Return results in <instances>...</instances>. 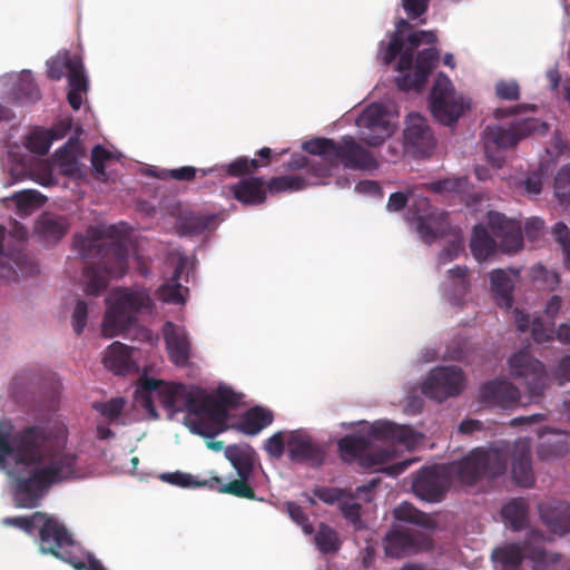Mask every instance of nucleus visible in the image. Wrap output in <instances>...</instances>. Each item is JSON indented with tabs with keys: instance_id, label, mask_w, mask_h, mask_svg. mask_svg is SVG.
I'll return each mask as SVG.
<instances>
[{
	"instance_id": "nucleus-21",
	"label": "nucleus",
	"mask_w": 570,
	"mask_h": 570,
	"mask_svg": "<svg viewBox=\"0 0 570 570\" xmlns=\"http://www.w3.org/2000/svg\"><path fill=\"white\" fill-rule=\"evenodd\" d=\"M439 59L440 53L434 47L420 51L415 59L413 73H404L395 78L397 88L402 91L421 90Z\"/></svg>"
},
{
	"instance_id": "nucleus-51",
	"label": "nucleus",
	"mask_w": 570,
	"mask_h": 570,
	"mask_svg": "<svg viewBox=\"0 0 570 570\" xmlns=\"http://www.w3.org/2000/svg\"><path fill=\"white\" fill-rule=\"evenodd\" d=\"M125 400L122 397H115L107 402H96L92 407L109 422L116 421L124 411Z\"/></svg>"
},
{
	"instance_id": "nucleus-33",
	"label": "nucleus",
	"mask_w": 570,
	"mask_h": 570,
	"mask_svg": "<svg viewBox=\"0 0 570 570\" xmlns=\"http://www.w3.org/2000/svg\"><path fill=\"white\" fill-rule=\"evenodd\" d=\"M225 458L236 470L237 475H252L256 452L249 444H232L225 448Z\"/></svg>"
},
{
	"instance_id": "nucleus-29",
	"label": "nucleus",
	"mask_w": 570,
	"mask_h": 570,
	"mask_svg": "<svg viewBox=\"0 0 570 570\" xmlns=\"http://www.w3.org/2000/svg\"><path fill=\"white\" fill-rule=\"evenodd\" d=\"M511 454L513 481L522 488H531L534 484V474L530 446L525 442H518L514 444Z\"/></svg>"
},
{
	"instance_id": "nucleus-22",
	"label": "nucleus",
	"mask_w": 570,
	"mask_h": 570,
	"mask_svg": "<svg viewBox=\"0 0 570 570\" xmlns=\"http://www.w3.org/2000/svg\"><path fill=\"white\" fill-rule=\"evenodd\" d=\"M77 454L66 450H51L46 436L45 460L47 465L42 466L51 483L68 480L77 474Z\"/></svg>"
},
{
	"instance_id": "nucleus-47",
	"label": "nucleus",
	"mask_w": 570,
	"mask_h": 570,
	"mask_svg": "<svg viewBox=\"0 0 570 570\" xmlns=\"http://www.w3.org/2000/svg\"><path fill=\"white\" fill-rule=\"evenodd\" d=\"M314 541L323 553H333L340 549V541L336 531L325 523H321Z\"/></svg>"
},
{
	"instance_id": "nucleus-43",
	"label": "nucleus",
	"mask_w": 570,
	"mask_h": 570,
	"mask_svg": "<svg viewBox=\"0 0 570 570\" xmlns=\"http://www.w3.org/2000/svg\"><path fill=\"white\" fill-rule=\"evenodd\" d=\"M161 479L167 481L173 485H177L180 488H213L220 482L219 476H212L209 479L199 480L196 476L184 473V472H174V473H165L161 475Z\"/></svg>"
},
{
	"instance_id": "nucleus-13",
	"label": "nucleus",
	"mask_w": 570,
	"mask_h": 570,
	"mask_svg": "<svg viewBox=\"0 0 570 570\" xmlns=\"http://www.w3.org/2000/svg\"><path fill=\"white\" fill-rule=\"evenodd\" d=\"M37 267L24 252V236L6 240V229L0 228V279H16L18 273L33 274Z\"/></svg>"
},
{
	"instance_id": "nucleus-53",
	"label": "nucleus",
	"mask_w": 570,
	"mask_h": 570,
	"mask_svg": "<svg viewBox=\"0 0 570 570\" xmlns=\"http://www.w3.org/2000/svg\"><path fill=\"white\" fill-rule=\"evenodd\" d=\"M41 519H45L43 512H35L31 517H14L3 519V524L13 525L32 534L36 528H39Z\"/></svg>"
},
{
	"instance_id": "nucleus-42",
	"label": "nucleus",
	"mask_w": 570,
	"mask_h": 570,
	"mask_svg": "<svg viewBox=\"0 0 570 570\" xmlns=\"http://www.w3.org/2000/svg\"><path fill=\"white\" fill-rule=\"evenodd\" d=\"M250 476L252 475H238V479L228 483H224L223 479L220 478V482L217 485L209 488V490H215L219 493L232 494L237 498L257 500L254 489L248 484Z\"/></svg>"
},
{
	"instance_id": "nucleus-61",
	"label": "nucleus",
	"mask_w": 570,
	"mask_h": 570,
	"mask_svg": "<svg viewBox=\"0 0 570 570\" xmlns=\"http://www.w3.org/2000/svg\"><path fill=\"white\" fill-rule=\"evenodd\" d=\"M264 450L273 459H281L285 451L284 433L278 431L264 443Z\"/></svg>"
},
{
	"instance_id": "nucleus-1",
	"label": "nucleus",
	"mask_w": 570,
	"mask_h": 570,
	"mask_svg": "<svg viewBox=\"0 0 570 570\" xmlns=\"http://www.w3.org/2000/svg\"><path fill=\"white\" fill-rule=\"evenodd\" d=\"M12 430L11 424H0V468L16 481V505L31 509L52 484L42 468L37 466L45 460L46 431L28 426L13 434Z\"/></svg>"
},
{
	"instance_id": "nucleus-12",
	"label": "nucleus",
	"mask_w": 570,
	"mask_h": 570,
	"mask_svg": "<svg viewBox=\"0 0 570 570\" xmlns=\"http://www.w3.org/2000/svg\"><path fill=\"white\" fill-rule=\"evenodd\" d=\"M509 366L511 375L524 385L532 401L543 395L550 379L541 361L529 351L520 350L509 358Z\"/></svg>"
},
{
	"instance_id": "nucleus-18",
	"label": "nucleus",
	"mask_w": 570,
	"mask_h": 570,
	"mask_svg": "<svg viewBox=\"0 0 570 570\" xmlns=\"http://www.w3.org/2000/svg\"><path fill=\"white\" fill-rule=\"evenodd\" d=\"M222 220L216 213L181 208L176 215L175 229L180 237L207 236L216 230Z\"/></svg>"
},
{
	"instance_id": "nucleus-40",
	"label": "nucleus",
	"mask_w": 570,
	"mask_h": 570,
	"mask_svg": "<svg viewBox=\"0 0 570 570\" xmlns=\"http://www.w3.org/2000/svg\"><path fill=\"white\" fill-rule=\"evenodd\" d=\"M12 94L14 100L21 105L39 100L40 91L30 71H22L20 73Z\"/></svg>"
},
{
	"instance_id": "nucleus-4",
	"label": "nucleus",
	"mask_w": 570,
	"mask_h": 570,
	"mask_svg": "<svg viewBox=\"0 0 570 570\" xmlns=\"http://www.w3.org/2000/svg\"><path fill=\"white\" fill-rule=\"evenodd\" d=\"M106 302L108 307L102 322V334L109 338L127 331L137 321V314L153 308L150 293L144 287L119 288Z\"/></svg>"
},
{
	"instance_id": "nucleus-27",
	"label": "nucleus",
	"mask_w": 570,
	"mask_h": 570,
	"mask_svg": "<svg viewBox=\"0 0 570 570\" xmlns=\"http://www.w3.org/2000/svg\"><path fill=\"white\" fill-rule=\"evenodd\" d=\"M489 226L497 238L501 239L507 252H517L522 247L523 237L520 226L499 213H490Z\"/></svg>"
},
{
	"instance_id": "nucleus-17",
	"label": "nucleus",
	"mask_w": 570,
	"mask_h": 570,
	"mask_svg": "<svg viewBox=\"0 0 570 570\" xmlns=\"http://www.w3.org/2000/svg\"><path fill=\"white\" fill-rule=\"evenodd\" d=\"M431 546L429 535L422 530L397 528L386 533L384 550L386 556L402 558Z\"/></svg>"
},
{
	"instance_id": "nucleus-36",
	"label": "nucleus",
	"mask_w": 570,
	"mask_h": 570,
	"mask_svg": "<svg viewBox=\"0 0 570 570\" xmlns=\"http://www.w3.org/2000/svg\"><path fill=\"white\" fill-rule=\"evenodd\" d=\"M69 229L66 217L43 214L37 222L36 230L47 240L58 242Z\"/></svg>"
},
{
	"instance_id": "nucleus-34",
	"label": "nucleus",
	"mask_w": 570,
	"mask_h": 570,
	"mask_svg": "<svg viewBox=\"0 0 570 570\" xmlns=\"http://www.w3.org/2000/svg\"><path fill=\"white\" fill-rule=\"evenodd\" d=\"M273 420L272 411L262 406H254L243 415L237 429L246 435H256L271 425Z\"/></svg>"
},
{
	"instance_id": "nucleus-19",
	"label": "nucleus",
	"mask_w": 570,
	"mask_h": 570,
	"mask_svg": "<svg viewBox=\"0 0 570 570\" xmlns=\"http://www.w3.org/2000/svg\"><path fill=\"white\" fill-rule=\"evenodd\" d=\"M404 129V144L409 151L415 156H425L435 146V137L425 117L411 114L406 118Z\"/></svg>"
},
{
	"instance_id": "nucleus-62",
	"label": "nucleus",
	"mask_w": 570,
	"mask_h": 570,
	"mask_svg": "<svg viewBox=\"0 0 570 570\" xmlns=\"http://www.w3.org/2000/svg\"><path fill=\"white\" fill-rule=\"evenodd\" d=\"M313 495L324 503L334 504L345 497V491L334 487H317L313 490Z\"/></svg>"
},
{
	"instance_id": "nucleus-25",
	"label": "nucleus",
	"mask_w": 570,
	"mask_h": 570,
	"mask_svg": "<svg viewBox=\"0 0 570 570\" xmlns=\"http://www.w3.org/2000/svg\"><path fill=\"white\" fill-rule=\"evenodd\" d=\"M163 334L170 361L177 366H186L190 358V341L184 327L166 322Z\"/></svg>"
},
{
	"instance_id": "nucleus-52",
	"label": "nucleus",
	"mask_w": 570,
	"mask_h": 570,
	"mask_svg": "<svg viewBox=\"0 0 570 570\" xmlns=\"http://www.w3.org/2000/svg\"><path fill=\"white\" fill-rule=\"evenodd\" d=\"M52 141L47 130H36L29 135L27 148L33 154L43 156L49 151Z\"/></svg>"
},
{
	"instance_id": "nucleus-32",
	"label": "nucleus",
	"mask_w": 570,
	"mask_h": 570,
	"mask_svg": "<svg viewBox=\"0 0 570 570\" xmlns=\"http://www.w3.org/2000/svg\"><path fill=\"white\" fill-rule=\"evenodd\" d=\"M131 353V347L120 342H114L111 345H109L105 353L104 364L108 370L112 371L115 374H127L135 366Z\"/></svg>"
},
{
	"instance_id": "nucleus-2",
	"label": "nucleus",
	"mask_w": 570,
	"mask_h": 570,
	"mask_svg": "<svg viewBox=\"0 0 570 570\" xmlns=\"http://www.w3.org/2000/svg\"><path fill=\"white\" fill-rule=\"evenodd\" d=\"M73 249L79 254L85 292L97 296L108 286L109 279L122 277L128 269L127 239L116 226H89L83 234H76Z\"/></svg>"
},
{
	"instance_id": "nucleus-55",
	"label": "nucleus",
	"mask_w": 570,
	"mask_h": 570,
	"mask_svg": "<svg viewBox=\"0 0 570 570\" xmlns=\"http://www.w3.org/2000/svg\"><path fill=\"white\" fill-rule=\"evenodd\" d=\"M111 153L105 147L97 145L91 150V165L97 178L105 179L106 177V161L111 158Z\"/></svg>"
},
{
	"instance_id": "nucleus-49",
	"label": "nucleus",
	"mask_w": 570,
	"mask_h": 570,
	"mask_svg": "<svg viewBox=\"0 0 570 570\" xmlns=\"http://www.w3.org/2000/svg\"><path fill=\"white\" fill-rule=\"evenodd\" d=\"M262 165L258 159H249L245 156L237 157L226 166V173L232 177H240L255 173Z\"/></svg>"
},
{
	"instance_id": "nucleus-8",
	"label": "nucleus",
	"mask_w": 570,
	"mask_h": 570,
	"mask_svg": "<svg viewBox=\"0 0 570 570\" xmlns=\"http://www.w3.org/2000/svg\"><path fill=\"white\" fill-rule=\"evenodd\" d=\"M204 392L185 384H170L159 394V403L171 419L176 413L186 412L184 424L197 435L204 436L206 430L205 414L202 402Z\"/></svg>"
},
{
	"instance_id": "nucleus-46",
	"label": "nucleus",
	"mask_w": 570,
	"mask_h": 570,
	"mask_svg": "<svg viewBox=\"0 0 570 570\" xmlns=\"http://www.w3.org/2000/svg\"><path fill=\"white\" fill-rule=\"evenodd\" d=\"M167 385V383L154 377H146L140 382L142 406L155 417H157V413L155 411L154 400L159 402V394Z\"/></svg>"
},
{
	"instance_id": "nucleus-11",
	"label": "nucleus",
	"mask_w": 570,
	"mask_h": 570,
	"mask_svg": "<svg viewBox=\"0 0 570 570\" xmlns=\"http://www.w3.org/2000/svg\"><path fill=\"white\" fill-rule=\"evenodd\" d=\"M242 396L226 385L218 386L215 394L204 393L200 406L205 414L206 439H213L227 429L228 411L238 407Z\"/></svg>"
},
{
	"instance_id": "nucleus-16",
	"label": "nucleus",
	"mask_w": 570,
	"mask_h": 570,
	"mask_svg": "<svg viewBox=\"0 0 570 570\" xmlns=\"http://www.w3.org/2000/svg\"><path fill=\"white\" fill-rule=\"evenodd\" d=\"M361 140L371 147L380 146L393 134L387 115L381 105L367 106L356 120Z\"/></svg>"
},
{
	"instance_id": "nucleus-7",
	"label": "nucleus",
	"mask_w": 570,
	"mask_h": 570,
	"mask_svg": "<svg viewBox=\"0 0 570 570\" xmlns=\"http://www.w3.org/2000/svg\"><path fill=\"white\" fill-rule=\"evenodd\" d=\"M544 534L539 530H530L523 543L510 542L493 549L492 561L501 570H519L525 558L530 559L535 568L552 564L559 561L560 556L549 553L544 547Z\"/></svg>"
},
{
	"instance_id": "nucleus-37",
	"label": "nucleus",
	"mask_w": 570,
	"mask_h": 570,
	"mask_svg": "<svg viewBox=\"0 0 570 570\" xmlns=\"http://www.w3.org/2000/svg\"><path fill=\"white\" fill-rule=\"evenodd\" d=\"M429 208L430 203L425 197L419 198L413 206L415 215L417 216V234L420 235L424 243L432 244L436 238L443 235V232L440 229H435L431 226L429 222V218L431 216Z\"/></svg>"
},
{
	"instance_id": "nucleus-45",
	"label": "nucleus",
	"mask_w": 570,
	"mask_h": 570,
	"mask_svg": "<svg viewBox=\"0 0 570 570\" xmlns=\"http://www.w3.org/2000/svg\"><path fill=\"white\" fill-rule=\"evenodd\" d=\"M468 272V267L460 265L448 271V291L451 292L454 303H458L470 289Z\"/></svg>"
},
{
	"instance_id": "nucleus-24",
	"label": "nucleus",
	"mask_w": 570,
	"mask_h": 570,
	"mask_svg": "<svg viewBox=\"0 0 570 570\" xmlns=\"http://www.w3.org/2000/svg\"><path fill=\"white\" fill-rule=\"evenodd\" d=\"M288 458L296 463H309L318 466L325 459V451L306 433L294 431L287 441Z\"/></svg>"
},
{
	"instance_id": "nucleus-38",
	"label": "nucleus",
	"mask_w": 570,
	"mask_h": 570,
	"mask_svg": "<svg viewBox=\"0 0 570 570\" xmlns=\"http://www.w3.org/2000/svg\"><path fill=\"white\" fill-rule=\"evenodd\" d=\"M497 243L483 225L473 228L470 248L478 262L485 261L495 252Z\"/></svg>"
},
{
	"instance_id": "nucleus-41",
	"label": "nucleus",
	"mask_w": 570,
	"mask_h": 570,
	"mask_svg": "<svg viewBox=\"0 0 570 570\" xmlns=\"http://www.w3.org/2000/svg\"><path fill=\"white\" fill-rule=\"evenodd\" d=\"M309 183L304 177L285 175L271 178L265 181L266 194L277 195L285 191H297L304 189Z\"/></svg>"
},
{
	"instance_id": "nucleus-30",
	"label": "nucleus",
	"mask_w": 570,
	"mask_h": 570,
	"mask_svg": "<svg viewBox=\"0 0 570 570\" xmlns=\"http://www.w3.org/2000/svg\"><path fill=\"white\" fill-rule=\"evenodd\" d=\"M232 193L236 200L247 206H257L266 202V188L263 177H247L232 186Z\"/></svg>"
},
{
	"instance_id": "nucleus-31",
	"label": "nucleus",
	"mask_w": 570,
	"mask_h": 570,
	"mask_svg": "<svg viewBox=\"0 0 570 570\" xmlns=\"http://www.w3.org/2000/svg\"><path fill=\"white\" fill-rule=\"evenodd\" d=\"M188 259L185 256L179 257L173 277L165 284H163L157 293L159 298L168 304H184L186 295L188 294V287L183 286L179 283L183 273L187 268Z\"/></svg>"
},
{
	"instance_id": "nucleus-15",
	"label": "nucleus",
	"mask_w": 570,
	"mask_h": 570,
	"mask_svg": "<svg viewBox=\"0 0 570 570\" xmlns=\"http://www.w3.org/2000/svg\"><path fill=\"white\" fill-rule=\"evenodd\" d=\"M464 386V375L458 366H442L431 371L422 385V393L438 402L458 395Z\"/></svg>"
},
{
	"instance_id": "nucleus-48",
	"label": "nucleus",
	"mask_w": 570,
	"mask_h": 570,
	"mask_svg": "<svg viewBox=\"0 0 570 570\" xmlns=\"http://www.w3.org/2000/svg\"><path fill=\"white\" fill-rule=\"evenodd\" d=\"M78 57H71L68 52L57 55L47 63V76L51 80H60L65 73H69Z\"/></svg>"
},
{
	"instance_id": "nucleus-5",
	"label": "nucleus",
	"mask_w": 570,
	"mask_h": 570,
	"mask_svg": "<svg viewBox=\"0 0 570 570\" xmlns=\"http://www.w3.org/2000/svg\"><path fill=\"white\" fill-rule=\"evenodd\" d=\"M509 455L508 444L474 449L462 460L453 462L450 471L461 483L472 485L481 479H494L504 474Z\"/></svg>"
},
{
	"instance_id": "nucleus-56",
	"label": "nucleus",
	"mask_w": 570,
	"mask_h": 570,
	"mask_svg": "<svg viewBox=\"0 0 570 570\" xmlns=\"http://www.w3.org/2000/svg\"><path fill=\"white\" fill-rule=\"evenodd\" d=\"M343 517L352 523L354 529L361 530L364 528V523L361 518L362 505L355 501L348 500L343 501L340 504Z\"/></svg>"
},
{
	"instance_id": "nucleus-10",
	"label": "nucleus",
	"mask_w": 570,
	"mask_h": 570,
	"mask_svg": "<svg viewBox=\"0 0 570 570\" xmlns=\"http://www.w3.org/2000/svg\"><path fill=\"white\" fill-rule=\"evenodd\" d=\"M539 127V120L535 118H522L513 120L509 127L493 125L487 126L483 131L484 150L489 160L495 166L501 167L503 157H494L491 149H507L518 145V142L534 132Z\"/></svg>"
},
{
	"instance_id": "nucleus-59",
	"label": "nucleus",
	"mask_w": 570,
	"mask_h": 570,
	"mask_svg": "<svg viewBox=\"0 0 570 570\" xmlns=\"http://www.w3.org/2000/svg\"><path fill=\"white\" fill-rule=\"evenodd\" d=\"M494 90L495 96L502 100L515 101L520 98V87L515 80H500Z\"/></svg>"
},
{
	"instance_id": "nucleus-50",
	"label": "nucleus",
	"mask_w": 570,
	"mask_h": 570,
	"mask_svg": "<svg viewBox=\"0 0 570 570\" xmlns=\"http://www.w3.org/2000/svg\"><path fill=\"white\" fill-rule=\"evenodd\" d=\"M554 194L561 204L570 202V166H562L554 178Z\"/></svg>"
},
{
	"instance_id": "nucleus-9",
	"label": "nucleus",
	"mask_w": 570,
	"mask_h": 570,
	"mask_svg": "<svg viewBox=\"0 0 570 570\" xmlns=\"http://www.w3.org/2000/svg\"><path fill=\"white\" fill-rule=\"evenodd\" d=\"M430 109L436 121L445 126L454 125L470 108L465 98L458 94L450 78L438 73L429 97Z\"/></svg>"
},
{
	"instance_id": "nucleus-60",
	"label": "nucleus",
	"mask_w": 570,
	"mask_h": 570,
	"mask_svg": "<svg viewBox=\"0 0 570 570\" xmlns=\"http://www.w3.org/2000/svg\"><path fill=\"white\" fill-rule=\"evenodd\" d=\"M197 169L193 166H183L180 168L161 170L156 177L160 179H174L179 181H190L195 178Z\"/></svg>"
},
{
	"instance_id": "nucleus-64",
	"label": "nucleus",
	"mask_w": 570,
	"mask_h": 570,
	"mask_svg": "<svg viewBox=\"0 0 570 570\" xmlns=\"http://www.w3.org/2000/svg\"><path fill=\"white\" fill-rule=\"evenodd\" d=\"M531 336L537 343L550 342L553 338V331L547 327L541 317H535L530 325Z\"/></svg>"
},
{
	"instance_id": "nucleus-57",
	"label": "nucleus",
	"mask_w": 570,
	"mask_h": 570,
	"mask_svg": "<svg viewBox=\"0 0 570 570\" xmlns=\"http://www.w3.org/2000/svg\"><path fill=\"white\" fill-rule=\"evenodd\" d=\"M554 240L560 244L566 256V266L570 269V229L568 226L559 222L552 228Z\"/></svg>"
},
{
	"instance_id": "nucleus-58",
	"label": "nucleus",
	"mask_w": 570,
	"mask_h": 570,
	"mask_svg": "<svg viewBox=\"0 0 570 570\" xmlns=\"http://www.w3.org/2000/svg\"><path fill=\"white\" fill-rule=\"evenodd\" d=\"M285 507L291 519L298 525H301L306 534H312L314 532V528L301 505H298L295 502L288 501L286 502Z\"/></svg>"
},
{
	"instance_id": "nucleus-26",
	"label": "nucleus",
	"mask_w": 570,
	"mask_h": 570,
	"mask_svg": "<svg viewBox=\"0 0 570 570\" xmlns=\"http://www.w3.org/2000/svg\"><path fill=\"white\" fill-rule=\"evenodd\" d=\"M83 156L85 150L78 137H70L53 155L59 173L71 178L81 176L79 158Z\"/></svg>"
},
{
	"instance_id": "nucleus-44",
	"label": "nucleus",
	"mask_w": 570,
	"mask_h": 570,
	"mask_svg": "<svg viewBox=\"0 0 570 570\" xmlns=\"http://www.w3.org/2000/svg\"><path fill=\"white\" fill-rule=\"evenodd\" d=\"M393 515L399 521H404L424 529L433 528V520L424 512L417 510L411 503L403 502L393 510Z\"/></svg>"
},
{
	"instance_id": "nucleus-54",
	"label": "nucleus",
	"mask_w": 570,
	"mask_h": 570,
	"mask_svg": "<svg viewBox=\"0 0 570 570\" xmlns=\"http://www.w3.org/2000/svg\"><path fill=\"white\" fill-rule=\"evenodd\" d=\"M68 85L69 89L73 91L87 92L88 90V79L83 72V66L80 58L77 59L68 73Z\"/></svg>"
},
{
	"instance_id": "nucleus-3",
	"label": "nucleus",
	"mask_w": 570,
	"mask_h": 570,
	"mask_svg": "<svg viewBox=\"0 0 570 570\" xmlns=\"http://www.w3.org/2000/svg\"><path fill=\"white\" fill-rule=\"evenodd\" d=\"M374 440L399 443L406 448L413 446L416 442L415 433L411 428L389 421H377L364 433H352L338 440L341 459L348 463L358 459L363 468H374L391 461L393 452L389 449L371 452Z\"/></svg>"
},
{
	"instance_id": "nucleus-35",
	"label": "nucleus",
	"mask_w": 570,
	"mask_h": 570,
	"mask_svg": "<svg viewBox=\"0 0 570 570\" xmlns=\"http://www.w3.org/2000/svg\"><path fill=\"white\" fill-rule=\"evenodd\" d=\"M490 282L497 304L502 308H510L513 302L512 291L514 287L512 277L503 269H494L490 274Z\"/></svg>"
},
{
	"instance_id": "nucleus-63",
	"label": "nucleus",
	"mask_w": 570,
	"mask_h": 570,
	"mask_svg": "<svg viewBox=\"0 0 570 570\" xmlns=\"http://www.w3.org/2000/svg\"><path fill=\"white\" fill-rule=\"evenodd\" d=\"M403 47H404L403 39L399 35V32H395L392 36L385 50L382 52L381 58H382V61L384 62V65H386V66L391 65L395 60V58L399 55H401Z\"/></svg>"
},
{
	"instance_id": "nucleus-14",
	"label": "nucleus",
	"mask_w": 570,
	"mask_h": 570,
	"mask_svg": "<svg viewBox=\"0 0 570 570\" xmlns=\"http://www.w3.org/2000/svg\"><path fill=\"white\" fill-rule=\"evenodd\" d=\"M40 551L49 553L65 562H69L73 557L72 548L76 542L68 529L52 517L45 513L39 525Z\"/></svg>"
},
{
	"instance_id": "nucleus-20",
	"label": "nucleus",
	"mask_w": 570,
	"mask_h": 570,
	"mask_svg": "<svg viewBox=\"0 0 570 570\" xmlns=\"http://www.w3.org/2000/svg\"><path fill=\"white\" fill-rule=\"evenodd\" d=\"M449 488V473L443 466L423 468L413 481L417 497L429 502L442 500Z\"/></svg>"
},
{
	"instance_id": "nucleus-23",
	"label": "nucleus",
	"mask_w": 570,
	"mask_h": 570,
	"mask_svg": "<svg viewBox=\"0 0 570 570\" xmlns=\"http://www.w3.org/2000/svg\"><path fill=\"white\" fill-rule=\"evenodd\" d=\"M480 397L489 406L512 409L520 402L519 389L507 380H494L484 383L480 390Z\"/></svg>"
},
{
	"instance_id": "nucleus-6",
	"label": "nucleus",
	"mask_w": 570,
	"mask_h": 570,
	"mask_svg": "<svg viewBox=\"0 0 570 570\" xmlns=\"http://www.w3.org/2000/svg\"><path fill=\"white\" fill-rule=\"evenodd\" d=\"M303 149L323 157L331 165L342 164L350 169H372L377 167L374 156L351 136H344L341 142L330 138H314L303 144Z\"/></svg>"
},
{
	"instance_id": "nucleus-39",
	"label": "nucleus",
	"mask_w": 570,
	"mask_h": 570,
	"mask_svg": "<svg viewBox=\"0 0 570 570\" xmlns=\"http://www.w3.org/2000/svg\"><path fill=\"white\" fill-rule=\"evenodd\" d=\"M528 511L529 505L527 501L522 498H517L502 507L501 514L513 531H520L525 528Z\"/></svg>"
},
{
	"instance_id": "nucleus-28",
	"label": "nucleus",
	"mask_w": 570,
	"mask_h": 570,
	"mask_svg": "<svg viewBox=\"0 0 570 570\" xmlns=\"http://www.w3.org/2000/svg\"><path fill=\"white\" fill-rule=\"evenodd\" d=\"M540 518L554 534L563 535L570 532V504L562 501L541 503Z\"/></svg>"
}]
</instances>
